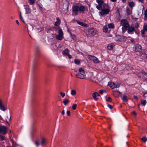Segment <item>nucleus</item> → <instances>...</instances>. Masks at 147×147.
Listing matches in <instances>:
<instances>
[{
	"label": "nucleus",
	"mask_w": 147,
	"mask_h": 147,
	"mask_svg": "<svg viewBox=\"0 0 147 147\" xmlns=\"http://www.w3.org/2000/svg\"><path fill=\"white\" fill-rule=\"evenodd\" d=\"M97 31L94 28H92L88 29L85 32L86 35L88 37H92L94 36L97 34Z\"/></svg>",
	"instance_id": "obj_1"
},
{
	"label": "nucleus",
	"mask_w": 147,
	"mask_h": 147,
	"mask_svg": "<svg viewBox=\"0 0 147 147\" xmlns=\"http://www.w3.org/2000/svg\"><path fill=\"white\" fill-rule=\"evenodd\" d=\"M120 25L122 26L123 27L122 29L123 30L124 28L127 29L129 26V22L125 19H122L120 21Z\"/></svg>",
	"instance_id": "obj_2"
},
{
	"label": "nucleus",
	"mask_w": 147,
	"mask_h": 147,
	"mask_svg": "<svg viewBox=\"0 0 147 147\" xmlns=\"http://www.w3.org/2000/svg\"><path fill=\"white\" fill-rule=\"evenodd\" d=\"M88 59L93 61L94 62L96 63H98L100 61L95 56L89 55L88 56Z\"/></svg>",
	"instance_id": "obj_3"
},
{
	"label": "nucleus",
	"mask_w": 147,
	"mask_h": 147,
	"mask_svg": "<svg viewBox=\"0 0 147 147\" xmlns=\"http://www.w3.org/2000/svg\"><path fill=\"white\" fill-rule=\"evenodd\" d=\"M72 15L77 16L78 14V12L79 10V7L78 5L73 6L72 8Z\"/></svg>",
	"instance_id": "obj_4"
},
{
	"label": "nucleus",
	"mask_w": 147,
	"mask_h": 147,
	"mask_svg": "<svg viewBox=\"0 0 147 147\" xmlns=\"http://www.w3.org/2000/svg\"><path fill=\"white\" fill-rule=\"evenodd\" d=\"M110 11V9L109 8L102 9L100 12V13L102 16H103L105 14H108L109 13Z\"/></svg>",
	"instance_id": "obj_5"
},
{
	"label": "nucleus",
	"mask_w": 147,
	"mask_h": 147,
	"mask_svg": "<svg viewBox=\"0 0 147 147\" xmlns=\"http://www.w3.org/2000/svg\"><path fill=\"white\" fill-rule=\"evenodd\" d=\"M7 128L4 126H0V132H2L3 134H5L7 131Z\"/></svg>",
	"instance_id": "obj_6"
},
{
	"label": "nucleus",
	"mask_w": 147,
	"mask_h": 147,
	"mask_svg": "<svg viewBox=\"0 0 147 147\" xmlns=\"http://www.w3.org/2000/svg\"><path fill=\"white\" fill-rule=\"evenodd\" d=\"M84 74L85 73L79 72L76 75V76L78 78L84 79Z\"/></svg>",
	"instance_id": "obj_7"
},
{
	"label": "nucleus",
	"mask_w": 147,
	"mask_h": 147,
	"mask_svg": "<svg viewBox=\"0 0 147 147\" xmlns=\"http://www.w3.org/2000/svg\"><path fill=\"white\" fill-rule=\"evenodd\" d=\"M127 30H128V33L129 34H132L133 32L135 31L134 28L132 26L129 27V26L128 27L127 29H126Z\"/></svg>",
	"instance_id": "obj_8"
},
{
	"label": "nucleus",
	"mask_w": 147,
	"mask_h": 147,
	"mask_svg": "<svg viewBox=\"0 0 147 147\" xmlns=\"http://www.w3.org/2000/svg\"><path fill=\"white\" fill-rule=\"evenodd\" d=\"M142 50V47L140 45H136L135 50L136 52H141Z\"/></svg>",
	"instance_id": "obj_9"
},
{
	"label": "nucleus",
	"mask_w": 147,
	"mask_h": 147,
	"mask_svg": "<svg viewBox=\"0 0 147 147\" xmlns=\"http://www.w3.org/2000/svg\"><path fill=\"white\" fill-rule=\"evenodd\" d=\"M100 96V94L97 92H94L92 94V96L94 99L95 100H98V98L97 97L99 96Z\"/></svg>",
	"instance_id": "obj_10"
},
{
	"label": "nucleus",
	"mask_w": 147,
	"mask_h": 147,
	"mask_svg": "<svg viewBox=\"0 0 147 147\" xmlns=\"http://www.w3.org/2000/svg\"><path fill=\"white\" fill-rule=\"evenodd\" d=\"M0 109L2 111H5L7 109L3 105V103L1 100H0Z\"/></svg>",
	"instance_id": "obj_11"
},
{
	"label": "nucleus",
	"mask_w": 147,
	"mask_h": 147,
	"mask_svg": "<svg viewBox=\"0 0 147 147\" xmlns=\"http://www.w3.org/2000/svg\"><path fill=\"white\" fill-rule=\"evenodd\" d=\"M25 6V9L26 11V13H31V10L29 6V5H24Z\"/></svg>",
	"instance_id": "obj_12"
},
{
	"label": "nucleus",
	"mask_w": 147,
	"mask_h": 147,
	"mask_svg": "<svg viewBox=\"0 0 147 147\" xmlns=\"http://www.w3.org/2000/svg\"><path fill=\"white\" fill-rule=\"evenodd\" d=\"M6 122L7 123V124L8 125H9L10 124V123H9V122L11 120V117L10 116L8 115L5 118Z\"/></svg>",
	"instance_id": "obj_13"
},
{
	"label": "nucleus",
	"mask_w": 147,
	"mask_h": 147,
	"mask_svg": "<svg viewBox=\"0 0 147 147\" xmlns=\"http://www.w3.org/2000/svg\"><path fill=\"white\" fill-rule=\"evenodd\" d=\"M27 29L28 32L31 31H32L33 27L32 25L29 24L27 26Z\"/></svg>",
	"instance_id": "obj_14"
},
{
	"label": "nucleus",
	"mask_w": 147,
	"mask_h": 147,
	"mask_svg": "<svg viewBox=\"0 0 147 147\" xmlns=\"http://www.w3.org/2000/svg\"><path fill=\"white\" fill-rule=\"evenodd\" d=\"M115 84L114 82H109L108 84L109 86H110L112 89L115 88Z\"/></svg>",
	"instance_id": "obj_15"
},
{
	"label": "nucleus",
	"mask_w": 147,
	"mask_h": 147,
	"mask_svg": "<svg viewBox=\"0 0 147 147\" xmlns=\"http://www.w3.org/2000/svg\"><path fill=\"white\" fill-rule=\"evenodd\" d=\"M61 23L60 20L58 18H57V21L55 23V25L56 26H59Z\"/></svg>",
	"instance_id": "obj_16"
},
{
	"label": "nucleus",
	"mask_w": 147,
	"mask_h": 147,
	"mask_svg": "<svg viewBox=\"0 0 147 147\" xmlns=\"http://www.w3.org/2000/svg\"><path fill=\"white\" fill-rule=\"evenodd\" d=\"M121 98L122 100L123 101H127V97L126 95H123V96H121Z\"/></svg>",
	"instance_id": "obj_17"
},
{
	"label": "nucleus",
	"mask_w": 147,
	"mask_h": 147,
	"mask_svg": "<svg viewBox=\"0 0 147 147\" xmlns=\"http://www.w3.org/2000/svg\"><path fill=\"white\" fill-rule=\"evenodd\" d=\"M63 54L64 55H67L69 54V50L66 49L64 50L63 52Z\"/></svg>",
	"instance_id": "obj_18"
},
{
	"label": "nucleus",
	"mask_w": 147,
	"mask_h": 147,
	"mask_svg": "<svg viewBox=\"0 0 147 147\" xmlns=\"http://www.w3.org/2000/svg\"><path fill=\"white\" fill-rule=\"evenodd\" d=\"M63 35L58 34L56 35V37L57 39L59 40H61L63 38Z\"/></svg>",
	"instance_id": "obj_19"
},
{
	"label": "nucleus",
	"mask_w": 147,
	"mask_h": 147,
	"mask_svg": "<svg viewBox=\"0 0 147 147\" xmlns=\"http://www.w3.org/2000/svg\"><path fill=\"white\" fill-rule=\"evenodd\" d=\"M114 46V45L113 44H109L108 46H107V48L109 50H111L112 49Z\"/></svg>",
	"instance_id": "obj_20"
},
{
	"label": "nucleus",
	"mask_w": 147,
	"mask_h": 147,
	"mask_svg": "<svg viewBox=\"0 0 147 147\" xmlns=\"http://www.w3.org/2000/svg\"><path fill=\"white\" fill-rule=\"evenodd\" d=\"M85 7L83 5H82L79 7V10L80 11H85Z\"/></svg>",
	"instance_id": "obj_21"
},
{
	"label": "nucleus",
	"mask_w": 147,
	"mask_h": 147,
	"mask_svg": "<svg viewBox=\"0 0 147 147\" xmlns=\"http://www.w3.org/2000/svg\"><path fill=\"white\" fill-rule=\"evenodd\" d=\"M77 93L76 91L75 90H72L71 91V94L73 96H75Z\"/></svg>",
	"instance_id": "obj_22"
},
{
	"label": "nucleus",
	"mask_w": 147,
	"mask_h": 147,
	"mask_svg": "<svg viewBox=\"0 0 147 147\" xmlns=\"http://www.w3.org/2000/svg\"><path fill=\"white\" fill-rule=\"evenodd\" d=\"M69 102V100L67 98H65L63 101V102L64 104L66 105Z\"/></svg>",
	"instance_id": "obj_23"
},
{
	"label": "nucleus",
	"mask_w": 147,
	"mask_h": 147,
	"mask_svg": "<svg viewBox=\"0 0 147 147\" xmlns=\"http://www.w3.org/2000/svg\"><path fill=\"white\" fill-rule=\"evenodd\" d=\"M77 23L79 24L82 26H87V24H86L82 22L78 21Z\"/></svg>",
	"instance_id": "obj_24"
},
{
	"label": "nucleus",
	"mask_w": 147,
	"mask_h": 147,
	"mask_svg": "<svg viewBox=\"0 0 147 147\" xmlns=\"http://www.w3.org/2000/svg\"><path fill=\"white\" fill-rule=\"evenodd\" d=\"M108 28L107 26H105L103 28V31L107 32L108 30Z\"/></svg>",
	"instance_id": "obj_25"
},
{
	"label": "nucleus",
	"mask_w": 147,
	"mask_h": 147,
	"mask_svg": "<svg viewBox=\"0 0 147 147\" xmlns=\"http://www.w3.org/2000/svg\"><path fill=\"white\" fill-rule=\"evenodd\" d=\"M78 71L79 73H85L84 69L82 67H80Z\"/></svg>",
	"instance_id": "obj_26"
},
{
	"label": "nucleus",
	"mask_w": 147,
	"mask_h": 147,
	"mask_svg": "<svg viewBox=\"0 0 147 147\" xmlns=\"http://www.w3.org/2000/svg\"><path fill=\"white\" fill-rule=\"evenodd\" d=\"M58 28H59V34L60 35H63V32L62 31V30L61 28L60 27H58Z\"/></svg>",
	"instance_id": "obj_27"
},
{
	"label": "nucleus",
	"mask_w": 147,
	"mask_h": 147,
	"mask_svg": "<svg viewBox=\"0 0 147 147\" xmlns=\"http://www.w3.org/2000/svg\"><path fill=\"white\" fill-rule=\"evenodd\" d=\"M108 26L110 28H113L114 27V24L113 23H110L108 24Z\"/></svg>",
	"instance_id": "obj_28"
},
{
	"label": "nucleus",
	"mask_w": 147,
	"mask_h": 147,
	"mask_svg": "<svg viewBox=\"0 0 147 147\" xmlns=\"http://www.w3.org/2000/svg\"><path fill=\"white\" fill-rule=\"evenodd\" d=\"M145 31H146L144 29L142 30L141 31L142 36L143 37H144L145 36Z\"/></svg>",
	"instance_id": "obj_29"
},
{
	"label": "nucleus",
	"mask_w": 147,
	"mask_h": 147,
	"mask_svg": "<svg viewBox=\"0 0 147 147\" xmlns=\"http://www.w3.org/2000/svg\"><path fill=\"white\" fill-rule=\"evenodd\" d=\"M46 142V140L44 138H42V139L41 140V144L42 146H43L45 144V142Z\"/></svg>",
	"instance_id": "obj_30"
},
{
	"label": "nucleus",
	"mask_w": 147,
	"mask_h": 147,
	"mask_svg": "<svg viewBox=\"0 0 147 147\" xmlns=\"http://www.w3.org/2000/svg\"><path fill=\"white\" fill-rule=\"evenodd\" d=\"M141 104L142 106H144L146 103V100H142L141 102Z\"/></svg>",
	"instance_id": "obj_31"
},
{
	"label": "nucleus",
	"mask_w": 147,
	"mask_h": 147,
	"mask_svg": "<svg viewBox=\"0 0 147 147\" xmlns=\"http://www.w3.org/2000/svg\"><path fill=\"white\" fill-rule=\"evenodd\" d=\"M141 140L144 142H146L147 141V138L145 137H143L141 139Z\"/></svg>",
	"instance_id": "obj_32"
},
{
	"label": "nucleus",
	"mask_w": 147,
	"mask_h": 147,
	"mask_svg": "<svg viewBox=\"0 0 147 147\" xmlns=\"http://www.w3.org/2000/svg\"><path fill=\"white\" fill-rule=\"evenodd\" d=\"M96 8L99 10H102V5H98L96 7Z\"/></svg>",
	"instance_id": "obj_33"
},
{
	"label": "nucleus",
	"mask_w": 147,
	"mask_h": 147,
	"mask_svg": "<svg viewBox=\"0 0 147 147\" xmlns=\"http://www.w3.org/2000/svg\"><path fill=\"white\" fill-rule=\"evenodd\" d=\"M126 11L128 15L130 14L131 11L129 8L127 7Z\"/></svg>",
	"instance_id": "obj_34"
},
{
	"label": "nucleus",
	"mask_w": 147,
	"mask_h": 147,
	"mask_svg": "<svg viewBox=\"0 0 147 147\" xmlns=\"http://www.w3.org/2000/svg\"><path fill=\"white\" fill-rule=\"evenodd\" d=\"M74 62L76 64L78 65H79L80 63V61L78 59H74Z\"/></svg>",
	"instance_id": "obj_35"
},
{
	"label": "nucleus",
	"mask_w": 147,
	"mask_h": 147,
	"mask_svg": "<svg viewBox=\"0 0 147 147\" xmlns=\"http://www.w3.org/2000/svg\"><path fill=\"white\" fill-rule=\"evenodd\" d=\"M129 5L131 7H132L134 6V4L133 2H131L129 3Z\"/></svg>",
	"instance_id": "obj_36"
},
{
	"label": "nucleus",
	"mask_w": 147,
	"mask_h": 147,
	"mask_svg": "<svg viewBox=\"0 0 147 147\" xmlns=\"http://www.w3.org/2000/svg\"><path fill=\"white\" fill-rule=\"evenodd\" d=\"M143 29L147 32V24H144L143 25Z\"/></svg>",
	"instance_id": "obj_37"
},
{
	"label": "nucleus",
	"mask_w": 147,
	"mask_h": 147,
	"mask_svg": "<svg viewBox=\"0 0 147 147\" xmlns=\"http://www.w3.org/2000/svg\"><path fill=\"white\" fill-rule=\"evenodd\" d=\"M106 100L108 102H111L112 101V99L110 97H109L106 98Z\"/></svg>",
	"instance_id": "obj_38"
},
{
	"label": "nucleus",
	"mask_w": 147,
	"mask_h": 147,
	"mask_svg": "<svg viewBox=\"0 0 147 147\" xmlns=\"http://www.w3.org/2000/svg\"><path fill=\"white\" fill-rule=\"evenodd\" d=\"M36 146L38 147L40 144L39 141H36L34 142Z\"/></svg>",
	"instance_id": "obj_39"
},
{
	"label": "nucleus",
	"mask_w": 147,
	"mask_h": 147,
	"mask_svg": "<svg viewBox=\"0 0 147 147\" xmlns=\"http://www.w3.org/2000/svg\"><path fill=\"white\" fill-rule=\"evenodd\" d=\"M0 140H5V138L4 136L0 135Z\"/></svg>",
	"instance_id": "obj_40"
},
{
	"label": "nucleus",
	"mask_w": 147,
	"mask_h": 147,
	"mask_svg": "<svg viewBox=\"0 0 147 147\" xmlns=\"http://www.w3.org/2000/svg\"><path fill=\"white\" fill-rule=\"evenodd\" d=\"M97 3L98 4V5H102L103 4V2L102 0H99L97 1Z\"/></svg>",
	"instance_id": "obj_41"
},
{
	"label": "nucleus",
	"mask_w": 147,
	"mask_h": 147,
	"mask_svg": "<svg viewBox=\"0 0 147 147\" xmlns=\"http://www.w3.org/2000/svg\"><path fill=\"white\" fill-rule=\"evenodd\" d=\"M135 27L136 28H138L139 26V24L138 22H136L135 24Z\"/></svg>",
	"instance_id": "obj_42"
},
{
	"label": "nucleus",
	"mask_w": 147,
	"mask_h": 147,
	"mask_svg": "<svg viewBox=\"0 0 147 147\" xmlns=\"http://www.w3.org/2000/svg\"><path fill=\"white\" fill-rule=\"evenodd\" d=\"M76 106L77 105L76 104L73 105L72 107L73 109V110H75L76 109Z\"/></svg>",
	"instance_id": "obj_43"
},
{
	"label": "nucleus",
	"mask_w": 147,
	"mask_h": 147,
	"mask_svg": "<svg viewBox=\"0 0 147 147\" xmlns=\"http://www.w3.org/2000/svg\"><path fill=\"white\" fill-rule=\"evenodd\" d=\"M60 94L62 97L63 98L65 96V93H63L62 92H60Z\"/></svg>",
	"instance_id": "obj_44"
},
{
	"label": "nucleus",
	"mask_w": 147,
	"mask_h": 147,
	"mask_svg": "<svg viewBox=\"0 0 147 147\" xmlns=\"http://www.w3.org/2000/svg\"><path fill=\"white\" fill-rule=\"evenodd\" d=\"M120 84L119 83H117V84H115V88H118L120 87Z\"/></svg>",
	"instance_id": "obj_45"
},
{
	"label": "nucleus",
	"mask_w": 147,
	"mask_h": 147,
	"mask_svg": "<svg viewBox=\"0 0 147 147\" xmlns=\"http://www.w3.org/2000/svg\"><path fill=\"white\" fill-rule=\"evenodd\" d=\"M29 1L31 5L34 4L35 2L34 0H29Z\"/></svg>",
	"instance_id": "obj_46"
},
{
	"label": "nucleus",
	"mask_w": 147,
	"mask_h": 147,
	"mask_svg": "<svg viewBox=\"0 0 147 147\" xmlns=\"http://www.w3.org/2000/svg\"><path fill=\"white\" fill-rule=\"evenodd\" d=\"M145 17L147 19V9H146L144 12Z\"/></svg>",
	"instance_id": "obj_47"
},
{
	"label": "nucleus",
	"mask_w": 147,
	"mask_h": 147,
	"mask_svg": "<svg viewBox=\"0 0 147 147\" xmlns=\"http://www.w3.org/2000/svg\"><path fill=\"white\" fill-rule=\"evenodd\" d=\"M20 19H21V20L24 22V21L23 18V17H22V16L20 14Z\"/></svg>",
	"instance_id": "obj_48"
},
{
	"label": "nucleus",
	"mask_w": 147,
	"mask_h": 147,
	"mask_svg": "<svg viewBox=\"0 0 147 147\" xmlns=\"http://www.w3.org/2000/svg\"><path fill=\"white\" fill-rule=\"evenodd\" d=\"M107 107L111 109H112L113 108V106L109 104H108Z\"/></svg>",
	"instance_id": "obj_49"
},
{
	"label": "nucleus",
	"mask_w": 147,
	"mask_h": 147,
	"mask_svg": "<svg viewBox=\"0 0 147 147\" xmlns=\"http://www.w3.org/2000/svg\"><path fill=\"white\" fill-rule=\"evenodd\" d=\"M104 91H105L103 90H99V92L100 93V94H103Z\"/></svg>",
	"instance_id": "obj_50"
},
{
	"label": "nucleus",
	"mask_w": 147,
	"mask_h": 147,
	"mask_svg": "<svg viewBox=\"0 0 147 147\" xmlns=\"http://www.w3.org/2000/svg\"><path fill=\"white\" fill-rule=\"evenodd\" d=\"M67 113L68 116H70V111H67Z\"/></svg>",
	"instance_id": "obj_51"
},
{
	"label": "nucleus",
	"mask_w": 147,
	"mask_h": 147,
	"mask_svg": "<svg viewBox=\"0 0 147 147\" xmlns=\"http://www.w3.org/2000/svg\"><path fill=\"white\" fill-rule=\"evenodd\" d=\"M132 114H133L134 115H135V116L136 115V112L135 111H133L132 112Z\"/></svg>",
	"instance_id": "obj_52"
},
{
	"label": "nucleus",
	"mask_w": 147,
	"mask_h": 147,
	"mask_svg": "<svg viewBox=\"0 0 147 147\" xmlns=\"http://www.w3.org/2000/svg\"><path fill=\"white\" fill-rule=\"evenodd\" d=\"M67 31L68 32H69L70 34L71 35H72V34L71 32L70 31L69 28H67Z\"/></svg>",
	"instance_id": "obj_53"
},
{
	"label": "nucleus",
	"mask_w": 147,
	"mask_h": 147,
	"mask_svg": "<svg viewBox=\"0 0 147 147\" xmlns=\"http://www.w3.org/2000/svg\"><path fill=\"white\" fill-rule=\"evenodd\" d=\"M134 98H135V99H138V97L137 96H134Z\"/></svg>",
	"instance_id": "obj_54"
},
{
	"label": "nucleus",
	"mask_w": 147,
	"mask_h": 147,
	"mask_svg": "<svg viewBox=\"0 0 147 147\" xmlns=\"http://www.w3.org/2000/svg\"><path fill=\"white\" fill-rule=\"evenodd\" d=\"M143 96L144 97H146L147 96V95H146V93H145L143 95Z\"/></svg>",
	"instance_id": "obj_55"
},
{
	"label": "nucleus",
	"mask_w": 147,
	"mask_h": 147,
	"mask_svg": "<svg viewBox=\"0 0 147 147\" xmlns=\"http://www.w3.org/2000/svg\"><path fill=\"white\" fill-rule=\"evenodd\" d=\"M68 55V57L69 59H70L71 58V55H69V54H68V55Z\"/></svg>",
	"instance_id": "obj_56"
},
{
	"label": "nucleus",
	"mask_w": 147,
	"mask_h": 147,
	"mask_svg": "<svg viewBox=\"0 0 147 147\" xmlns=\"http://www.w3.org/2000/svg\"><path fill=\"white\" fill-rule=\"evenodd\" d=\"M61 113H62V114L63 115H64L65 114V111H64V110H63L62 111Z\"/></svg>",
	"instance_id": "obj_57"
},
{
	"label": "nucleus",
	"mask_w": 147,
	"mask_h": 147,
	"mask_svg": "<svg viewBox=\"0 0 147 147\" xmlns=\"http://www.w3.org/2000/svg\"><path fill=\"white\" fill-rule=\"evenodd\" d=\"M142 74L144 76H146L147 75V73H142Z\"/></svg>",
	"instance_id": "obj_58"
},
{
	"label": "nucleus",
	"mask_w": 147,
	"mask_h": 147,
	"mask_svg": "<svg viewBox=\"0 0 147 147\" xmlns=\"http://www.w3.org/2000/svg\"><path fill=\"white\" fill-rule=\"evenodd\" d=\"M140 2L143 3L144 2V0H139Z\"/></svg>",
	"instance_id": "obj_59"
},
{
	"label": "nucleus",
	"mask_w": 147,
	"mask_h": 147,
	"mask_svg": "<svg viewBox=\"0 0 147 147\" xmlns=\"http://www.w3.org/2000/svg\"><path fill=\"white\" fill-rule=\"evenodd\" d=\"M16 22L17 24H18V25L19 24L18 20H16Z\"/></svg>",
	"instance_id": "obj_60"
},
{
	"label": "nucleus",
	"mask_w": 147,
	"mask_h": 147,
	"mask_svg": "<svg viewBox=\"0 0 147 147\" xmlns=\"http://www.w3.org/2000/svg\"><path fill=\"white\" fill-rule=\"evenodd\" d=\"M111 1L113 2H116L117 1V0H111Z\"/></svg>",
	"instance_id": "obj_61"
},
{
	"label": "nucleus",
	"mask_w": 147,
	"mask_h": 147,
	"mask_svg": "<svg viewBox=\"0 0 147 147\" xmlns=\"http://www.w3.org/2000/svg\"><path fill=\"white\" fill-rule=\"evenodd\" d=\"M2 117L1 115H0V119H2Z\"/></svg>",
	"instance_id": "obj_62"
},
{
	"label": "nucleus",
	"mask_w": 147,
	"mask_h": 147,
	"mask_svg": "<svg viewBox=\"0 0 147 147\" xmlns=\"http://www.w3.org/2000/svg\"><path fill=\"white\" fill-rule=\"evenodd\" d=\"M135 32H136V33H137V34H138V33L139 32H137L135 31Z\"/></svg>",
	"instance_id": "obj_63"
},
{
	"label": "nucleus",
	"mask_w": 147,
	"mask_h": 147,
	"mask_svg": "<svg viewBox=\"0 0 147 147\" xmlns=\"http://www.w3.org/2000/svg\"><path fill=\"white\" fill-rule=\"evenodd\" d=\"M21 14L22 15L21 13V12H20V15Z\"/></svg>",
	"instance_id": "obj_64"
}]
</instances>
